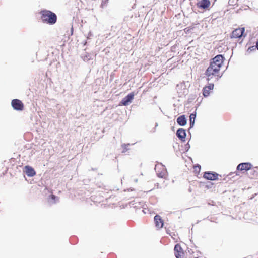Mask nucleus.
<instances>
[{
  "mask_svg": "<svg viewBox=\"0 0 258 258\" xmlns=\"http://www.w3.org/2000/svg\"><path fill=\"white\" fill-rule=\"evenodd\" d=\"M223 62V58L221 55H218L212 59L206 71L208 80L212 79L218 80L221 77L219 72Z\"/></svg>",
  "mask_w": 258,
  "mask_h": 258,
  "instance_id": "obj_1",
  "label": "nucleus"
},
{
  "mask_svg": "<svg viewBox=\"0 0 258 258\" xmlns=\"http://www.w3.org/2000/svg\"><path fill=\"white\" fill-rule=\"evenodd\" d=\"M218 174L210 172H206L204 175V177L206 179L211 180H214L217 178Z\"/></svg>",
  "mask_w": 258,
  "mask_h": 258,
  "instance_id": "obj_10",
  "label": "nucleus"
},
{
  "mask_svg": "<svg viewBox=\"0 0 258 258\" xmlns=\"http://www.w3.org/2000/svg\"><path fill=\"white\" fill-rule=\"evenodd\" d=\"M244 30V28L235 29L233 31L231 34V38H237L241 37L243 35Z\"/></svg>",
  "mask_w": 258,
  "mask_h": 258,
  "instance_id": "obj_4",
  "label": "nucleus"
},
{
  "mask_svg": "<svg viewBox=\"0 0 258 258\" xmlns=\"http://www.w3.org/2000/svg\"><path fill=\"white\" fill-rule=\"evenodd\" d=\"M160 165H156L155 166V169L156 170L159 167Z\"/></svg>",
  "mask_w": 258,
  "mask_h": 258,
  "instance_id": "obj_18",
  "label": "nucleus"
},
{
  "mask_svg": "<svg viewBox=\"0 0 258 258\" xmlns=\"http://www.w3.org/2000/svg\"><path fill=\"white\" fill-rule=\"evenodd\" d=\"M175 255L176 258H183L184 255V252L181 247V246L176 244L174 247Z\"/></svg>",
  "mask_w": 258,
  "mask_h": 258,
  "instance_id": "obj_6",
  "label": "nucleus"
},
{
  "mask_svg": "<svg viewBox=\"0 0 258 258\" xmlns=\"http://www.w3.org/2000/svg\"><path fill=\"white\" fill-rule=\"evenodd\" d=\"M210 4L209 0H202L198 3V6L203 9L207 8Z\"/></svg>",
  "mask_w": 258,
  "mask_h": 258,
  "instance_id": "obj_12",
  "label": "nucleus"
},
{
  "mask_svg": "<svg viewBox=\"0 0 258 258\" xmlns=\"http://www.w3.org/2000/svg\"><path fill=\"white\" fill-rule=\"evenodd\" d=\"M251 168V165L249 163H244L239 164L237 167L239 170H248Z\"/></svg>",
  "mask_w": 258,
  "mask_h": 258,
  "instance_id": "obj_7",
  "label": "nucleus"
},
{
  "mask_svg": "<svg viewBox=\"0 0 258 258\" xmlns=\"http://www.w3.org/2000/svg\"><path fill=\"white\" fill-rule=\"evenodd\" d=\"M176 135L179 139L183 140L186 137L185 131L182 128L178 129L177 131Z\"/></svg>",
  "mask_w": 258,
  "mask_h": 258,
  "instance_id": "obj_13",
  "label": "nucleus"
},
{
  "mask_svg": "<svg viewBox=\"0 0 258 258\" xmlns=\"http://www.w3.org/2000/svg\"><path fill=\"white\" fill-rule=\"evenodd\" d=\"M50 197H51V198L52 200H55L56 196H55V195H51L50 196Z\"/></svg>",
  "mask_w": 258,
  "mask_h": 258,
  "instance_id": "obj_17",
  "label": "nucleus"
},
{
  "mask_svg": "<svg viewBox=\"0 0 258 258\" xmlns=\"http://www.w3.org/2000/svg\"><path fill=\"white\" fill-rule=\"evenodd\" d=\"M134 93H130L127 96L124 97L121 101V104L126 106L132 102L134 99Z\"/></svg>",
  "mask_w": 258,
  "mask_h": 258,
  "instance_id": "obj_5",
  "label": "nucleus"
},
{
  "mask_svg": "<svg viewBox=\"0 0 258 258\" xmlns=\"http://www.w3.org/2000/svg\"><path fill=\"white\" fill-rule=\"evenodd\" d=\"M11 105L15 110L22 111L24 109V104L19 99H13L11 102Z\"/></svg>",
  "mask_w": 258,
  "mask_h": 258,
  "instance_id": "obj_3",
  "label": "nucleus"
},
{
  "mask_svg": "<svg viewBox=\"0 0 258 258\" xmlns=\"http://www.w3.org/2000/svg\"><path fill=\"white\" fill-rule=\"evenodd\" d=\"M213 88V84H210L209 86L204 87L203 89V95L205 97L208 96L209 95L210 91L212 90Z\"/></svg>",
  "mask_w": 258,
  "mask_h": 258,
  "instance_id": "obj_11",
  "label": "nucleus"
},
{
  "mask_svg": "<svg viewBox=\"0 0 258 258\" xmlns=\"http://www.w3.org/2000/svg\"><path fill=\"white\" fill-rule=\"evenodd\" d=\"M158 176L160 177H163L165 176L164 173H158Z\"/></svg>",
  "mask_w": 258,
  "mask_h": 258,
  "instance_id": "obj_16",
  "label": "nucleus"
},
{
  "mask_svg": "<svg viewBox=\"0 0 258 258\" xmlns=\"http://www.w3.org/2000/svg\"><path fill=\"white\" fill-rule=\"evenodd\" d=\"M196 118V115L194 114H191L190 115V125L192 126L194 124L195 120Z\"/></svg>",
  "mask_w": 258,
  "mask_h": 258,
  "instance_id": "obj_15",
  "label": "nucleus"
},
{
  "mask_svg": "<svg viewBox=\"0 0 258 258\" xmlns=\"http://www.w3.org/2000/svg\"><path fill=\"white\" fill-rule=\"evenodd\" d=\"M177 122L181 126H184L186 124V120L184 115L179 116L177 119Z\"/></svg>",
  "mask_w": 258,
  "mask_h": 258,
  "instance_id": "obj_14",
  "label": "nucleus"
},
{
  "mask_svg": "<svg viewBox=\"0 0 258 258\" xmlns=\"http://www.w3.org/2000/svg\"><path fill=\"white\" fill-rule=\"evenodd\" d=\"M41 19L43 23L48 24H54L57 21L56 15L49 10H43L40 12Z\"/></svg>",
  "mask_w": 258,
  "mask_h": 258,
  "instance_id": "obj_2",
  "label": "nucleus"
},
{
  "mask_svg": "<svg viewBox=\"0 0 258 258\" xmlns=\"http://www.w3.org/2000/svg\"><path fill=\"white\" fill-rule=\"evenodd\" d=\"M126 146V145H123V146H122V147H123V148H125V146Z\"/></svg>",
  "mask_w": 258,
  "mask_h": 258,
  "instance_id": "obj_20",
  "label": "nucleus"
},
{
  "mask_svg": "<svg viewBox=\"0 0 258 258\" xmlns=\"http://www.w3.org/2000/svg\"><path fill=\"white\" fill-rule=\"evenodd\" d=\"M25 173L29 177H33L36 174V172L34 169L29 166H26L25 167Z\"/></svg>",
  "mask_w": 258,
  "mask_h": 258,
  "instance_id": "obj_9",
  "label": "nucleus"
},
{
  "mask_svg": "<svg viewBox=\"0 0 258 258\" xmlns=\"http://www.w3.org/2000/svg\"><path fill=\"white\" fill-rule=\"evenodd\" d=\"M155 225L158 228H161L163 226V221L159 215H156L154 217Z\"/></svg>",
  "mask_w": 258,
  "mask_h": 258,
  "instance_id": "obj_8",
  "label": "nucleus"
},
{
  "mask_svg": "<svg viewBox=\"0 0 258 258\" xmlns=\"http://www.w3.org/2000/svg\"><path fill=\"white\" fill-rule=\"evenodd\" d=\"M256 48H257L258 49V42L256 43Z\"/></svg>",
  "mask_w": 258,
  "mask_h": 258,
  "instance_id": "obj_19",
  "label": "nucleus"
}]
</instances>
